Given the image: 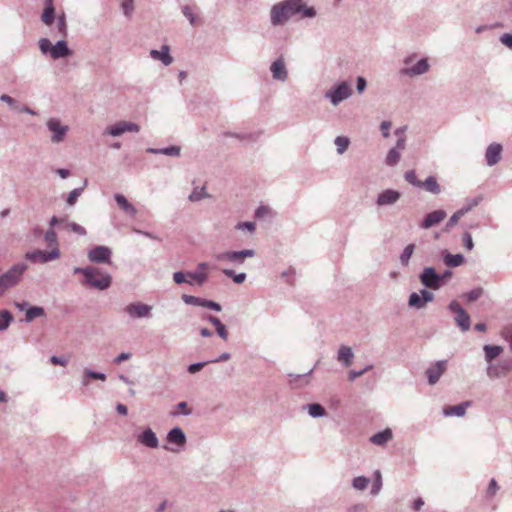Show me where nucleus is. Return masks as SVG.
Returning <instances> with one entry per match:
<instances>
[{"label": "nucleus", "instance_id": "obj_12", "mask_svg": "<svg viewBox=\"0 0 512 512\" xmlns=\"http://www.w3.org/2000/svg\"><path fill=\"white\" fill-rule=\"evenodd\" d=\"M446 367V361H438L426 370V375L431 385L439 380L441 375L446 371Z\"/></svg>", "mask_w": 512, "mask_h": 512}, {"label": "nucleus", "instance_id": "obj_50", "mask_svg": "<svg viewBox=\"0 0 512 512\" xmlns=\"http://www.w3.org/2000/svg\"><path fill=\"white\" fill-rule=\"evenodd\" d=\"M463 244L467 250H472L474 247L472 236L470 233L465 232L463 234Z\"/></svg>", "mask_w": 512, "mask_h": 512}, {"label": "nucleus", "instance_id": "obj_41", "mask_svg": "<svg viewBox=\"0 0 512 512\" xmlns=\"http://www.w3.org/2000/svg\"><path fill=\"white\" fill-rule=\"evenodd\" d=\"M414 248H415V246L413 244H409L404 249L403 253L400 256V261L403 265L408 264L409 259L411 258L412 254H413Z\"/></svg>", "mask_w": 512, "mask_h": 512}, {"label": "nucleus", "instance_id": "obj_1", "mask_svg": "<svg viewBox=\"0 0 512 512\" xmlns=\"http://www.w3.org/2000/svg\"><path fill=\"white\" fill-rule=\"evenodd\" d=\"M303 8L302 0H286L274 5L271 9V22L273 25H282Z\"/></svg>", "mask_w": 512, "mask_h": 512}, {"label": "nucleus", "instance_id": "obj_20", "mask_svg": "<svg viewBox=\"0 0 512 512\" xmlns=\"http://www.w3.org/2000/svg\"><path fill=\"white\" fill-rule=\"evenodd\" d=\"M167 441L170 444H175L178 448H180L185 445L186 437L180 428H174L168 433Z\"/></svg>", "mask_w": 512, "mask_h": 512}, {"label": "nucleus", "instance_id": "obj_61", "mask_svg": "<svg viewBox=\"0 0 512 512\" xmlns=\"http://www.w3.org/2000/svg\"><path fill=\"white\" fill-rule=\"evenodd\" d=\"M205 365H206V363L191 364L188 367V371H189V373H192V374L196 373V372L200 371Z\"/></svg>", "mask_w": 512, "mask_h": 512}, {"label": "nucleus", "instance_id": "obj_34", "mask_svg": "<svg viewBox=\"0 0 512 512\" xmlns=\"http://www.w3.org/2000/svg\"><path fill=\"white\" fill-rule=\"evenodd\" d=\"M182 12L183 14L185 15V17L188 18L189 22L191 25L193 26H197L200 24V19L197 17V15L195 14V9L194 7L192 6H189V5H185L183 8H182Z\"/></svg>", "mask_w": 512, "mask_h": 512}, {"label": "nucleus", "instance_id": "obj_36", "mask_svg": "<svg viewBox=\"0 0 512 512\" xmlns=\"http://www.w3.org/2000/svg\"><path fill=\"white\" fill-rule=\"evenodd\" d=\"M464 261V258L461 254H447L445 257H444V263L447 265V266H450V267H457L459 265H461Z\"/></svg>", "mask_w": 512, "mask_h": 512}, {"label": "nucleus", "instance_id": "obj_57", "mask_svg": "<svg viewBox=\"0 0 512 512\" xmlns=\"http://www.w3.org/2000/svg\"><path fill=\"white\" fill-rule=\"evenodd\" d=\"M216 331L223 340L228 339V331L224 324H219L218 327H216Z\"/></svg>", "mask_w": 512, "mask_h": 512}, {"label": "nucleus", "instance_id": "obj_23", "mask_svg": "<svg viewBox=\"0 0 512 512\" xmlns=\"http://www.w3.org/2000/svg\"><path fill=\"white\" fill-rule=\"evenodd\" d=\"M207 268H208V266L206 263H200L198 265V270L195 273L187 274L188 280H190L191 283L193 281L197 282L198 284L204 283L207 279V273H206Z\"/></svg>", "mask_w": 512, "mask_h": 512}, {"label": "nucleus", "instance_id": "obj_44", "mask_svg": "<svg viewBox=\"0 0 512 512\" xmlns=\"http://www.w3.org/2000/svg\"><path fill=\"white\" fill-rule=\"evenodd\" d=\"M369 480L366 477L359 476L353 480V487L358 490H364L368 485Z\"/></svg>", "mask_w": 512, "mask_h": 512}, {"label": "nucleus", "instance_id": "obj_4", "mask_svg": "<svg viewBox=\"0 0 512 512\" xmlns=\"http://www.w3.org/2000/svg\"><path fill=\"white\" fill-rule=\"evenodd\" d=\"M60 256L61 252L59 250V247H54L50 251L35 250L33 252H28L26 254V259L32 262L46 263L49 261L59 259Z\"/></svg>", "mask_w": 512, "mask_h": 512}, {"label": "nucleus", "instance_id": "obj_8", "mask_svg": "<svg viewBox=\"0 0 512 512\" xmlns=\"http://www.w3.org/2000/svg\"><path fill=\"white\" fill-rule=\"evenodd\" d=\"M440 276L433 268L424 269L421 275V282L428 288L438 289L440 286Z\"/></svg>", "mask_w": 512, "mask_h": 512}, {"label": "nucleus", "instance_id": "obj_9", "mask_svg": "<svg viewBox=\"0 0 512 512\" xmlns=\"http://www.w3.org/2000/svg\"><path fill=\"white\" fill-rule=\"evenodd\" d=\"M151 306L142 303H132L126 306L125 311L133 318H142L150 315Z\"/></svg>", "mask_w": 512, "mask_h": 512}, {"label": "nucleus", "instance_id": "obj_27", "mask_svg": "<svg viewBox=\"0 0 512 512\" xmlns=\"http://www.w3.org/2000/svg\"><path fill=\"white\" fill-rule=\"evenodd\" d=\"M391 438H392V431H391V429L387 428L381 432L374 434L370 438V441L375 445L382 446V445L386 444L389 440H391Z\"/></svg>", "mask_w": 512, "mask_h": 512}, {"label": "nucleus", "instance_id": "obj_64", "mask_svg": "<svg viewBox=\"0 0 512 512\" xmlns=\"http://www.w3.org/2000/svg\"><path fill=\"white\" fill-rule=\"evenodd\" d=\"M270 213V209L268 207H265V206H261L259 207L257 210H256V216L258 218H261L263 216H265L266 214H269Z\"/></svg>", "mask_w": 512, "mask_h": 512}, {"label": "nucleus", "instance_id": "obj_14", "mask_svg": "<svg viewBox=\"0 0 512 512\" xmlns=\"http://www.w3.org/2000/svg\"><path fill=\"white\" fill-rule=\"evenodd\" d=\"M402 131L397 130L396 135L399 136L396 148L391 149L386 157V163L388 165H395L400 159V150L404 149V138L400 136Z\"/></svg>", "mask_w": 512, "mask_h": 512}, {"label": "nucleus", "instance_id": "obj_53", "mask_svg": "<svg viewBox=\"0 0 512 512\" xmlns=\"http://www.w3.org/2000/svg\"><path fill=\"white\" fill-rule=\"evenodd\" d=\"M57 27L59 29V32L63 35V36H66V33H67V26H66V21H65V17L64 15L60 16L58 18V22H57Z\"/></svg>", "mask_w": 512, "mask_h": 512}, {"label": "nucleus", "instance_id": "obj_62", "mask_svg": "<svg viewBox=\"0 0 512 512\" xmlns=\"http://www.w3.org/2000/svg\"><path fill=\"white\" fill-rule=\"evenodd\" d=\"M85 374L92 379H99V380H105L106 376L102 373L92 372V371H86Z\"/></svg>", "mask_w": 512, "mask_h": 512}, {"label": "nucleus", "instance_id": "obj_2", "mask_svg": "<svg viewBox=\"0 0 512 512\" xmlns=\"http://www.w3.org/2000/svg\"><path fill=\"white\" fill-rule=\"evenodd\" d=\"M74 273H82L85 276V283L99 290L107 289L111 284V276L93 266L75 268Z\"/></svg>", "mask_w": 512, "mask_h": 512}, {"label": "nucleus", "instance_id": "obj_19", "mask_svg": "<svg viewBox=\"0 0 512 512\" xmlns=\"http://www.w3.org/2000/svg\"><path fill=\"white\" fill-rule=\"evenodd\" d=\"M400 198V193L395 190H385L379 194L377 204L379 206L395 203Z\"/></svg>", "mask_w": 512, "mask_h": 512}, {"label": "nucleus", "instance_id": "obj_58", "mask_svg": "<svg viewBox=\"0 0 512 512\" xmlns=\"http://www.w3.org/2000/svg\"><path fill=\"white\" fill-rule=\"evenodd\" d=\"M502 44L512 49V34L505 33L500 38Z\"/></svg>", "mask_w": 512, "mask_h": 512}, {"label": "nucleus", "instance_id": "obj_7", "mask_svg": "<svg viewBox=\"0 0 512 512\" xmlns=\"http://www.w3.org/2000/svg\"><path fill=\"white\" fill-rule=\"evenodd\" d=\"M111 251L104 246H98L88 253V258L95 263H109Z\"/></svg>", "mask_w": 512, "mask_h": 512}, {"label": "nucleus", "instance_id": "obj_17", "mask_svg": "<svg viewBox=\"0 0 512 512\" xmlns=\"http://www.w3.org/2000/svg\"><path fill=\"white\" fill-rule=\"evenodd\" d=\"M351 94V88L346 83L343 82L340 85H338L334 91L331 93V101L334 105L338 104L340 101L348 98Z\"/></svg>", "mask_w": 512, "mask_h": 512}, {"label": "nucleus", "instance_id": "obj_46", "mask_svg": "<svg viewBox=\"0 0 512 512\" xmlns=\"http://www.w3.org/2000/svg\"><path fill=\"white\" fill-rule=\"evenodd\" d=\"M152 151L153 152L163 153L165 155H170V156H178L180 154V147H178V146H171V147H168V148H165V149L152 150Z\"/></svg>", "mask_w": 512, "mask_h": 512}, {"label": "nucleus", "instance_id": "obj_15", "mask_svg": "<svg viewBox=\"0 0 512 512\" xmlns=\"http://www.w3.org/2000/svg\"><path fill=\"white\" fill-rule=\"evenodd\" d=\"M502 146L498 143H492L488 146L485 158L489 166L497 164L501 159Z\"/></svg>", "mask_w": 512, "mask_h": 512}, {"label": "nucleus", "instance_id": "obj_54", "mask_svg": "<svg viewBox=\"0 0 512 512\" xmlns=\"http://www.w3.org/2000/svg\"><path fill=\"white\" fill-rule=\"evenodd\" d=\"M205 196L204 194V188H202L201 190H198V189H195L189 196V199L191 201H199L200 199H202L203 197Z\"/></svg>", "mask_w": 512, "mask_h": 512}, {"label": "nucleus", "instance_id": "obj_63", "mask_svg": "<svg viewBox=\"0 0 512 512\" xmlns=\"http://www.w3.org/2000/svg\"><path fill=\"white\" fill-rule=\"evenodd\" d=\"M391 128V123L388 121H383L381 124V131L384 137L389 136V130Z\"/></svg>", "mask_w": 512, "mask_h": 512}, {"label": "nucleus", "instance_id": "obj_37", "mask_svg": "<svg viewBox=\"0 0 512 512\" xmlns=\"http://www.w3.org/2000/svg\"><path fill=\"white\" fill-rule=\"evenodd\" d=\"M13 317L7 310L0 311V331L6 330L11 324Z\"/></svg>", "mask_w": 512, "mask_h": 512}, {"label": "nucleus", "instance_id": "obj_26", "mask_svg": "<svg viewBox=\"0 0 512 512\" xmlns=\"http://www.w3.org/2000/svg\"><path fill=\"white\" fill-rule=\"evenodd\" d=\"M71 54V51L67 47V44L65 41H58L52 48H51V57L54 59H58L61 57H66Z\"/></svg>", "mask_w": 512, "mask_h": 512}, {"label": "nucleus", "instance_id": "obj_18", "mask_svg": "<svg viewBox=\"0 0 512 512\" xmlns=\"http://www.w3.org/2000/svg\"><path fill=\"white\" fill-rule=\"evenodd\" d=\"M446 217V212L444 210H436L431 213H429L424 221L422 222L421 226L425 229H428L438 223H440L442 220H444Z\"/></svg>", "mask_w": 512, "mask_h": 512}, {"label": "nucleus", "instance_id": "obj_22", "mask_svg": "<svg viewBox=\"0 0 512 512\" xmlns=\"http://www.w3.org/2000/svg\"><path fill=\"white\" fill-rule=\"evenodd\" d=\"M150 55L155 60H160L164 65H170L173 61V58L169 54V47L164 45L161 50H151Z\"/></svg>", "mask_w": 512, "mask_h": 512}, {"label": "nucleus", "instance_id": "obj_40", "mask_svg": "<svg viewBox=\"0 0 512 512\" xmlns=\"http://www.w3.org/2000/svg\"><path fill=\"white\" fill-rule=\"evenodd\" d=\"M335 145L337 146L338 153L342 154L349 146V139L347 137L338 136L335 139Z\"/></svg>", "mask_w": 512, "mask_h": 512}, {"label": "nucleus", "instance_id": "obj_60", "mask_svg": "<svg viewBox=\"0 0 512 512\" xmlns=\"http://www.w3.org/2000/svg\"><path fill=\"white\" fill-rule=\"evenodd\" d=\"M68 227H69L73 232H75V233H78V234H81V235H84V234L86 233L85 229H84L82 226H80V225H78V224H76V223H70V224L68 225Z\"/></svg>", "mask_w": 512, "mask_h": 512}, {"label": "nucleus", "instance_id": "obj_28", "mask_svg": "<svg viewBox=\"0 0 512 512\" xmlns=\"http://www.w3.org/2000/svg\"><path fill=\"white\" fill-rule=\"evenodd\" d=\"M54 17H55V9H54V6H53V1L52 0H45V9H44V12L42 14V21L50 26L53 21H54Z\"/></svg>", "mask_w": 512, "mask_h": 512}, {"label": "nucleus", "instance_id": "obj_55", "mask_svg": "<svg viewBox=\"0 0 512 512\" xmlns=\"http://www.w3.org/2000/svg\"><path fill=\"white\" fill-rule=\"evenodd\" d=\"M381 488V475L380 472H376V479L372 486L371 493L377 494Z\"/></svg>", "mask_w": 512, "mask_h": 512}, {"label": "nucleus", "instance_id": "obj_11", "mask_svg": "<svg viewBox=\"0 0 512 512\" xmlns=\"http://www.w3.org/2000/svg\"><path fill=\"white\" fill-rule=\"evenodd\" d=\"M433 300V294L427 290H421L420 294L412 293L409 297V305L416 308H422L427 302Z\"/></svg>", "mask_w": 512, "mask_h": 512}, {"label": "nucleus", "instance_id": "obj_35", "mask_svg": "<svg viewBox=\"0 0 512 512\" xmlns=\"http://www.w3.org/2000/svg\"><path fill=\"white\" fill-rule=\"evenodd\" d=\"M420 187H423L425 190L434 194H438L440 192V187L436 181V178L433 176L428 177L424 182H422Z\"/></svg>", "mask_w": 512, "mask_h": 512}, {"label": "nucleus", "instance_id": "obj_38", "mask_svg": "<svg viewBox=\"0 0 512 512\" xmlns=\"http://www.w3.org/2000/svg\"><path fill=\"white\" fill-rule=\"evenodd\" d=\"M47 246L51 249L58 247L57 234L53 229H49L44 236Z\"/></svg>", "mask_w": 512, "mask_h": 512}, {"label": "nucleus", "instance_id": "obj_5", "mask_svg": "<svg viewBox=\"0 0 512 512\" xmlns=\"http://www.w3.org/2000/svg\"><path fill=\"white\" fill-rule=\"evenodd\" d=\"M449 309L456 314L455 321L457 325L463 330L467 331L470 329V316L467 312L460 306L457 301H452L449 304Z\"/></svg>", "mask_w": 512, "mask_h": 512}, {"label": "nucleus", "instance_id": "obj_45", "mask_svg": "<svg viewBox=\"0 0 512 512\" xmlns=\"http://www.w3.org/2000/svg\"><path fill=\"white\" fill-rule=\"evenodd\" d=\"M225 275H227L228 277H233V280L240 284V283H243L246 279V274L245 273H240L238 275H234V271L233 270H229V269H226L223 271Z\"/></svg>", "mask_w": 512, "mask_h": 512}, {"label": "nucleus", "instance_id": "obj_13", "mask_svg": "<svg viewBox=\"0 0 512 512\" xmlns=\"http://www.w3.org/2000/svg\"><path fill=\"white\" fill-rule=\"evenodd\" d=\"M182 299L186 304L203 306V307H207V308H210V309H213L216 311L221 310V306L214 301L205 300V299H201V298L191 296V295H186V294H184L182 296Z\"/></svg>", "mask_w": 512, "mask_h": 512}, {"label": "nucleus", "instance_id": "obj_16", "mask_svg": "<svg viewBox=\"0 0 512 512\" xmlns=\"http://www.w3.org/2000/svg\"><path fill=\"white\" fill-rule=\"evenodd\" d=\"M15 306L21 311L26 310L25 321H27V322H31L35 318L42 317L45 315V311L42 307L33 306V307L27 308V306H28L27 303H15Z\"/></svg>", "mask_w": 512, "mask_h": 512}, {"label": "nucleus", "instance_id": "obj_24", "mask_svg": "<svg viewBox=\"0 0 512 512\" xmlns=\"http://www.w3.org/2000/svg\"><path fill=\"white\" fill-rule=\"evenodd\" d=\"M271 72L275 79L284 81L287 78V71L283 59H278L272 63Z\"/></svg>", "mask_w": 512, "mask_h": 512}, {"label": "nucleus", "instance_id": "obj_49", "mask_svg": "<svg viewBox=\"0 0 512 512\" xmlns=\"http://www.w3.org/2000/svg\"><path fill=\"white\" fill-rule=\"evenodd\" d=\"M39 47H40V50L43 52V53H47V52H50L51 53V48L53 47L51 42L46 39V38H43L39 41Z\"/></svg>", "mask_w": 512, "mask_h": 512}, {"label": "nucleus", "instance_id": "obj_31", "mask_svg": "<svg viewBox=\"0 0 512 512\" xmlns=\"http://www.w3.org/2000/svg\"><path fill=\"white\" fill-rule=\"evenodd\" d=\"M429 68L428 62L426 59H421L415 66L405 70V72L409 75H420L425 73Z\"/></svg>", "mask_w": 512, "mask_h": 512}, {"label": "nucleus", "instance_id": "obj_21", "mask_svg": "<svg viewBox=\"0 0 512 512\" xmlns=\"http://www.w3.org/2000/svg\"><path fill=\"white\" fill-rule=\"evenodd\" d=\"M469 406H471V402L465 401L458 405L445 407L443 413L445 416H463Z\"/></svg>", "mask_w": 512, "mask_h": 512}, {"label": "nucleus", "instance_id": "obj_48", "mask_svg": "<svg viewBox=\"0 0 512 512\" xmlns=\"http://www.w3.org/2000/svg\"><path fill=\"white\" fill-rule=\"evenodd\" d=\"M190 413H191V410L188 408L187 403L186 402H181V403L178 404L177 410L175 412H173V415L174 416H177V415H180V414L188 415Z\"/></svg>", "mask_w": 512, "mask_h": 512}, {"label": "nucleus", "instance_id": "obj_47", "mask_svg": "<svg viewBox=\"0 0 512 512\" xmlns=\"http://www.w3.org/2000/svg\"><path fill=\"white\" fill-rule=\"evenodd\" d=\"M405 179L412 185L419 186V187L422 185V182L417 179L416 173L414 170L407 171L405 173Z\"/></svg>", "mask_w": 512, "mask_h": 512}, {"label": "nucleus", "instance_id": "obj_25", "mask_svg": "<svg viewBox=\"0 0 512 512\" xmlns=\"http://www.w3.org/2000/svg\"><path fill=\"white\" fill-rule=\"evenodd\" d=\"M139 441L150 448H156L158 446V439L155 433L151 429H146L140 436Z\"/></svg>", "mask_w": 512, "mask_h": 512}, {"label": "nucleus", "instance_id": "obj_33", "mask_svg": "<svg viewBox=\"0 0 512 512\" xmlns=\"http://www.w3.org/2000/svg\"><path fill=\"white\" fill-rule=\"evenodd\" d=\"M502 350L503 349L500 346L485 345L484 351L487 362H491L493 359L498 357L501 354Z\"/></svg>", "mask_w": 512, "mask_h": 512}, {"label": "nucleus", "instance_id": "obj_10", "mask_svg": "<svg viewBox=\"0 0 512 512\" xmlns=\"http://www.w3.org/2000/svg\"><path fill=\"white\" fill-rule=\"evenodd\" d=\"M47 126L49 130L53 133L52 141L60 142L63 140L66 132L68 131V127L61 125L60 121L57 119H50L47 122Z\"/></svg>", "mask_w": 512, "mask_h": 512}, {"label": "nucleus", "instance_id": "obj_30", "mask_svg": "<svg viewBox=\"0 0 512 512\" xmlns=\"http://www.w3.org/2000/svg\"><path fill=\"white\" fill-rule=\"evenodd\" d=\"M352 358H353V353H352V350L350 347L342 346L339 349L338 360L340 362L344 363V365L346 367L351 365Z\"/></svg>", "mask_w": 512, "mask_h": 512}, {"label": "nucleus", "instance_id": "obj_29", "mask_svg": "<svg viewBox=\"0 0 512 512\" xmlns=\"http://www.w3.org/2000/svg\"><path fill=\"white\" fill-rule=\"evenodd\" d=\"M117 205L124 210L127 214L134 216L137 212L136 208L128 202V200L121 194L115 195Z\"/></svg>", "mask_w": 512, "mask_h": 512}, {"label": "nucleus", "instance_id": "obj_52", "mask_svg": "<svg viewBox=\"0 0 512 512\" xmlns=\"http://www.w3.org/2000/svg\"><path fill=\"white\" fill-rule=\"evenodd\" d=\"M173 279H174V281L177 284H182V283H185V282L191 284V281L188 280L186 275L184 273H182V272H175L174 275H173Z\"/></svg>", "mask_w": 512, "mask_h": 512}, {"label": "nucleus", "instance_id": "obj_43", "mask_svg": "<svg viewBox=\"0 0 512 512\" xmlns=\"http://www.w3.org/2000/svg\"><path fill=\"white\" fill-rule=\"evenodd\" d=\"M483 294L482 288H475L471 290L470 292L466 293L464 297L467 299L468 302L476 301L481 295Z\"/></svg>", "mask_w": 512, "mask_h": 512}, {"label": "nucleus", "instance_id": "obj_6", "mask_svg": "<svg viewBox=\"0 0 512 512\" xmlns=\"http://www.w3.org/2000/svg\"><path fill=\"white\" fill-rule=\"evenodd\" d=\"M140 130L139 125L127 122V121H120L110 127L107 128L106 132L112 136H119L123 134L124 132H138Z\"/></svg>", "mask_w": 512, "mask_h": 512}, {"label": "nucleus", "instance_id": "obj_56", "mask_svg": "<svg viewBox=\"0 0 512 512\" xmlns=\"http://www.w3.org/2000/svg\"><path fill=\"white\" fill-rule=\"evenodd\" d=\"M50 361L53 365H60V366H64V367L68 364V360L66 358L58 357V356H52L50 358Z\"/></svg>", "mask_w": 512, "mask_h": 512}, {"label": "nucleus", "instance_id": "obj_42", "mask_svg": "<svg viewBox=\"0 0 512 512\" xmlns=\"http://www.w3.org/2000/svg\"><path fill=\"white\" fill-rule=\"evenodd\" d=\"M308 413L310 416H323L325 413L324 408L317 403L307 405Z\"/></svg>", "mask_w": 512, "mask_h": 512}, {"label": "nucleus", "instance_id": "obj_3", "mask_svg": "<svg viewBox=\"0 0 512 512\" xmlns=\"http://www.w3.org/2000/svg\"><path fill=\"white\" fill-rule=\"evenodd\" d=\"M25 269V265H15L0 277V296L19 282Z\"/></svg>", "mask_w": 512, "mask_h": 512}, {"label": "nucleus", "instance_id": "obj_59", "mask_svg": "<svg viewBox=\"0 0 512 512\" xmlns=\"http://www.w3.org/2000/svg\"><path fill=\"white\" fill-rule=\"evenodd\" d=\"M237 229H247L250 232H253L255 230V223L254 222H242L239 223L236 227Z\"/></svg>", "mask_w": 512, "mask_h": 512}, {"label": "nucleus", "instance_id": "obj_51", "mask_svg": "<svg viewBox=\"0 0 512 512\" xmlns=\"http://www.w3.org/2000/svg\"><path fill=\"white\" fill-rule=\"evenodd\" d=\"M81 191H82L81 189H74L73 191L70 192L68 199H67V202L69 205H73L76 203L78 197L81 194Z\"/></svg>", "mask_w": 512, "mask_h": 512}, {"label": "nucleus", "instance_id": "obj_39", "mask_svg": "<svg viewBox=\"0 0 512 512\" xmlns=\"http://www.w3.org/2000/svg\"><path fill=\"white\" fill-rule=\"evenodd\" d=\"M466 210H458L455 212L449 219V221L446 224V230L449 231L453 226H455L460 218L465 214Z\"/></svg>", "mask_w": 512, "mask_h": 512}, {"label": "nucleus", "instance_id": "obj_32", "mask_svg": "<svg viewBox=\"0 0 512 512\" xmlns=\"http://www.w3.org/2000/svg\"><path fill=\"white\" fill-rule=\"evenodd\" d=\"M253 256L254 251L251 249H246L238 252L232 251L230 262L242 263L245 260V258Z\"/></svg>", "mask_w": 512, "mask_h": 512}]
</instances>
